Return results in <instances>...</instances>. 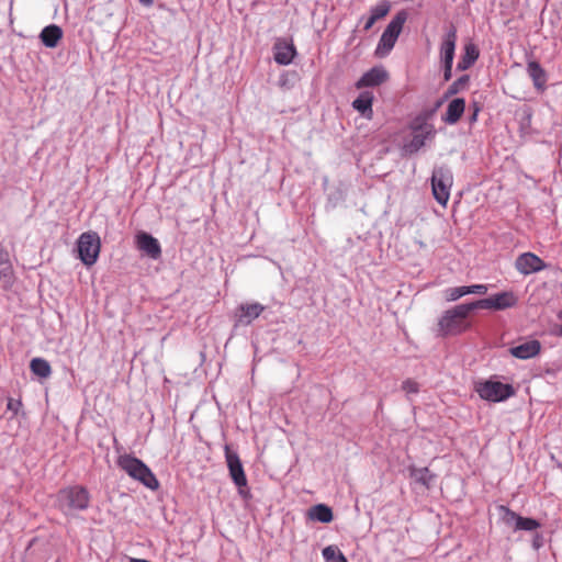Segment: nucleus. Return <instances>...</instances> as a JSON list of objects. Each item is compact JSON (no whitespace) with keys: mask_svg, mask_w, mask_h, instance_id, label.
Returning a JSON list of instances; mask_svg holds the SVG:
<instances>
[{"mask_svg":"<svg viewBox=\"0 0 562 562\" xmlns=\"http://www.w3.org/2000/svg\"><path fill=\"white\" fill-rule=\"evenodd\" d=\"M375 22L376 20L372 15H370L364 23L363 30L369 31L374 25Z\"/></svg>","mask_w":562,"mask_h":562,"instance_id":"nucleus-38","label":"nucleus"},{"mask_svg":"<svg viewBox=\"0 0 562 562\" xmlns=\"http://www.w3.org/2000/svg\"><path fill=\"white\" fill-rule=\"evenodd\" d=\"M452 76V64H443V80L449 81Z\"/></svg>","mask_w":562,"mask_h":562,"instance_id":"nucleus-36","label":"nucleus"},{"mask_svg":"<svg viewBox=\"0 0 562 562\" xmlns=\"http://www.w3.org/2000/svg\"><path fill=\"white\" fill-rule=\"evenodd\" d=\"M475 310L473 302L456 305L446 311L438 322L442 336L458 335L468 328L467 317Z\"/></svg>","mask_w":562,"mask_h":562,"instance_id":"nucleus-1","label":"nucleus"},{"mask_svg":"<svg viewBox=\"0 0 562 562\" xmlns=\"http://www.w3.org/2000/svg\"><path fill=\"white\" fill-rule=\"evenodd\" d=\"M411 477L414 479L416 483L429 487L434 479V474L429 471L428 468L412 469Z\"/></svg>","mask_w":562,"mask_h":562,"instance_id":"nucleus-28","label":"nucleus"},{"mask_svg":"<svg viewBox=\"0 0 562 562\" xmlns=\"http://www.w3.org/2000/svg\"><path fill=\"white\" fill-rule=\"evenodd\" d=\"M403 391L406 392L407 395L416 394L419 391V385L412 379H407L402 384Z\"/></svg>","mask_w":562,"mask_h":562,"instance_id":"nucleus-33","label":"nucleus"},{"mask_svg":"<svg viewBox=\"0 0 562 562\" xmlns=\"http://www.w3.org/2000/svg\"><path fill=\"white\" fill-rule=\"evenodd\" d=\"M457 43V29L450 25L440 46V57L442 64H453Z\"/></svg>","mask_w":562,"mask_h":562,"instance_id":"nucleus-14","label":"nucleus"},{"mask_svg":"<svg viewBox=\"0 0 562 562\" xmlns=\"http://www.w3.org/2000/svg\"><path fill=\"white\" fill-rule=\"evenodd\" d=\"M372 102H373V94H372V92L363 91L352 102V106L362 116L370 117L371 114H372Z\"/></svg>","mask_w":562,"mask_h":562,"instance_id":"nucleus-21","label":"nucleus"},{"mask_svg":"<svg viewBox=\"0 0 562 562\" xmlns=\"http://www.w3.org/2000/svg\"><path fill=\"white\" fill-rule=\"evenodd\" d=\"M308 518L319 522L328 524L333 520L334 515L329 506L317 504L308 509Z\"/></svg>","mask_w":562,"mask_h":562,"instance_id":"nucleus-23","label":"nucleus"},{"mask_svg":"<svg viewBox=\"0 0 562 562\" xmlns=\"http://www.w3.org/2000/svg\"><path fill=\"white\" fill-rule=\"evenodd\" d=\"M143 5L150 7L154 3V0H138Z\"/></svg>","mask_w":562,"mask_h":562,"instance_id":"nucleus-39","label":"nucleus"},{"mask_svg":"<svg viewBox=\"0 0 562 562\" xmlns=\"http://www.w3.org/2000/svg\"><path fill=\"white\" fill-rule=\"evenodd\" d=\"M527 72L533 81V86L538 90H543L547 82V75L544 69L538 61H529L527 65Z\"/></svg>","mask_w":562,"mask_h":562,"instance_id":"nucleus-20","label":"nucleus"},{"mask_svg":"<svg viewBox=\"0 0 562 562\" xmlns=\"http://www.w3.org/2000/svg\"><path fill=\"white\" fill-rule=\"evenodd\" d=\"M117 464L131 477L139 481L146 487L150 490L158 488V480L156 479L151 470L142 460L131 454H124L119 458Z\"/></svg>","mask_w":562,"mask_h":562,"instance_id":"nucleus-2","label":"nucleus"},{"mask_svg":"<svg viewBox=\"0 0 562 562\" xmlns=\"http://www.w3.org/2000/svg\"><path fill=\"white\" fill-rule=\"evenodd\" d=\"M265 311V306L260 303L241 304L237 310V323L240 325H249L260 316Z\"/></svg>","mask_w":562,"mask_h":562,"instance_id":"nucleus-16","label":"nucleus"},{"mask_svg":"<svg viewBox=\"0 0 562 562\" xmlns=\"http://www.w3.org/2000/svg\"><path fill=\"white\" fill-rule=\"evenodd\" d=\"M397 38L398 37L394 34H392L391 31L387 32L384 30L380 37L375 54L380 57L387 55L391 52V49L394 47Z\"/></svg>","mask_w":562,"mask_h":562,"instance_id":"nucleus-24","label":"nucleus"},{"mask_svg":"<svg viewBox=\"0 0 562 562\" xmlns=\"http://www.w3.org/2000/svg\"><path fill=\"white\" fill-rule=\"evenodd\" d=\"M465 109V101L462 98L453 99L447 108L446 113L442 115V121L447 124H456L462 116Z\"/></svg>","mask_w":562,"mask_h":562,"instance_id":"nucleus-19","label":"nucleus"},{"mask_svg":"<svg viewBox=\"0 0 562 562\" xmlns=\"http://www.w3.org/2000/svg\"><path fill=\"white\" fill-rule=\"evenodd\" d=\"M225 458L229 475L238 487L239 495L247 498L249 496V491L247 490V477L238 454L232 451L228 446H225Z\"/></svg>","mask_w":562,"mask_h":562,"instance_id":"nucleus-5","label":"nucleus"},{"mask_svg":"<svg viewBox=\"0 0 562 562\" xmlns=\"http://www.w3.org/2000/svg\"><path fill=\"white\" fill-rule=\"evenodd\" d=\"M453 183L452 172L447 166H439L432 170L431 189L435 200L446 206L450 196V189Z\"/></svg>","mask_w":562,"mask_h":562,"instance_id":"nucleus-3","label":"nucleus"},{"mask_svg":"<svg viewBox=\"0 0 562 562\" xmlns=\"http://www.w3.org/2000/svg\"><path fill=\"white\" fill-rule=\"evenodd\" d=\"M389 79V72L382 66H376L364 72L356 82L357 89L378 87Z\"/></svg>","mask_w":562,"mask_h":562,"instance_id":"nucleus-11","label":"nucleus"},{"mask_svg":"<svg viewBox=\"0 0 562 562\" xmlns=\"http://www.w3.org/2000/svg\"><path fill=\"white\" fill-rule=\"evenodd\" d=\"M22 406V403L20 400L9 398L7 408L11 412H13L14 415H16Z\"/></svg>","mask_w":562,"mask_h":562,"instance_id":"nucleus-34","label":"nucleus"},{"mask_svg":"<svg viewBox=\"0 0 562 562\" xmlns=\"http://www.w3.org/2000/svg\"><path fill=\"white\" fill-rule=\"evenodd\" d=\"M80 260L88 267L92 266L100 252V238L97 233H83L78 239Z\"/></svg>","mask_w":562,"mask_h":562,"instance_id":"nucleus-7","label":"nucleus"},{"mask_svg":"<svg viewBox=\"0 0 562 562\" xmlns=\"http://www.w3.org/2000/svg\"><path fill=\"white\" fill-rule=\"evenodd\" d=\"M15 281L14 271L11 261L0 263V288L8 291Z\"/></svg>","mask_w":562,"mask_h":562,"instance_id":"nucleus-25","label":"nucleus"},{"mask_svg":"<svg viewBox=\"0 0 562 562\" xmlns=\"http://www.w3.org/2000/svg\"><path fill=\"white\" fill-rule=\"evenodd\" d=\"M476 391L483 400L491 402H502L515 394L513 385L491 380L481 383Z\"/></svg>","mask_w":562,"mask_h":562,"instance_id":"nucleus-6","label":"nucleus"},{"mask_svg":"<svg viewBox=\"0 0 562 562\" xmlns=\"http://www.w3.org/2000/svg\"><path fill=\"white\" fill-rule=\"evenodd\" d=\"M58 501L69 510H85L89 507L90 495L83 486H71L58 493Z\"/></svg>","mask_w":562,"mask_h":562,"instance_id":"nucleus-4","label":"nucleus"},{"mask_svg":"<svg viewBox=\"0 0 562 562\" xmlns=\"http://www.w3.org/2000/svg\"><path fill=\"white\" fill-rule=\"evenodd\" d=\"M499 509L504 513L503 519L507 524L515 522L516 530L531 531L540 527V524L533 518L521 517L505 506H501Z\"/></svg>","mask_w":562,"mask_h":562,"instance_id":"nucleus-12","label":"nucleus"},{"mask_svg":"<svg viewBox=\"0 0 562 562\" xmlns=\"http://www.w3.org/2000/svg\"><path fill=\"white\" fill-rule=\"evenodd\" d=\"M480 52L476 45L469 43L464 46V53L459 60L457 68L458 70L469 69L479 58Z\"/></svg>","mask_w":562,"mask_h":562,"instance_id":"nucleus-22","label":"nucleus"},{"mask_svg":"<svg viewBox=\"0 0 562 562\" xmlns=\"http://www.w3.org/2000/svg\"><path fill=\"white\" fill-rule=\"evenodd\" d=\"M411 128L413 130V137L407 148L409 153H416L425 145L427 138L434 136L435 130L431 124L427 123L426 120L422 117H416Z\"/></svg>","mask_w":562,"mask_h":562,"instance_id":"nucleus-8","label":"nucleus"},{"mask_svg":"<svg viewBox=\"0 0 562 562\" xmlns=\"http://www.w3.org/2000/svg\"><path fill=\"white\" fill-rule=\"evenodd\" d=\"M559 334L562 336V325L560 326Z\"/></svg>","mask_w":562,"mask_h":562,"instance_id":"nucleus-41","label":"nucleus"},{"mask_svg":"<svg viewBox=\"0 0 562 562\" xmlns=\"http://www.w3.org/2000/svg\"><path fill=\"white\" fill-rule=\"evenodd\" d=\"M323 557L326 562H348L341 551L335 546H328L323 549Z\"/></svg>","mask_w":562,"mask_h":562,"instance_id":"nucleus-29","label":"nucleus"},{"mask_svg":"<svg viewBox=\"0 0 562 562\" xmlns=\"http://www.w3.org/2000/svg\"><path fill=\"white\" fill-rule=\"evenodd\" d=\"M63 37V30L56 24L45 26L40 33V40L44 46L55 48Z\"/></svg>","mask_w":562,"mask_h":562,"instance_id":"nucleus-18","label":"nucleus"},{"mask_svg":"<svg viewBox=\"0 0 562 562\" xmlns=\"http://www.w3.org/2000/svg\"><path fill=\"white\" fill-rule=\"evenodd\" d=\"M477 112H479V108H475V110H474V112H473V114L471 115V119H470L472 122L476 121Z\"/></svg>","mask_w":562,"mask_h":562,"instance_id":"nucleus-40","label":"nucleus"},{"mask_svg":"<svg viewBox=\"0 0 562 562\" xmlns=\"http://www.w3.org/2000/svg\"><path fill=\"white\" fill-rule=\"evenodd\" d=\"M274 60L279 65H289L292 63L296 55V49L293 43L288 42L284 38H279L273 45Z\"/></svg>","mask_w":562,"mask_h":562,"instance_id":"nucleus-13","label":"nucleus"},{"mask_svg":"<svg viewBox=\"0 0 562 562\" xmlns=\"http://www.w3.org/2000/svg\"><path fill=\"white\" fill-rule=\"evenodd\" d=\"M7 261H10L9 252L0 243V263L7 262Z\"/></svg>","mask_w":562,"mask_h":562,"instance_id":"nucleus-37","label":"nucleus"},{"mask_svg":"<svg viewBox=\"0 0 562 562\" xmlns=\"http://www.w3.org/2000/svg\"><path fill=\"white\" fill-rule=\"evenodd\" d=\"M469 292L467 286H457V288H450L446 290V299L447 301H457L460 297L467 295Z\"/></svg>","mask_w":562,"mask_h":562,"instance_id":"nucleus-31","label":"nucleus"},{"mask_svg":"<svg viewBox=\"0 0 562 562\" xmlns=\"http://www.w3.org/2000/svg\"><path fill=\"white\" fill-rule=\"evenodd\" d=\"M407 20V12L402 10L398 11L395 16L391 20V22L385 27V31L390 32L397 37L400 36L403 25Z\"/></svg>","mask_w":562,"mask_h":562,"instance_id":"nucleus-27","label":"nucleus"},{"mask_svg":"<svg viewBox=\"0 0 562 562\" xmlns=\"http://www.w3.org/2000/svg\"><path fill=\"white\" fill-rule=\"evenodd\" d=\"M541 345L538 340L532 339L522 342L518 346L512 347L509 352L512 356L518 359H529L537 356L540 352Z\"/></svg>","mask_w":562,"mask_h":562,"instance_id":"nucleus-17","label":"nucleus"},{"mask_svg":"<svg viewBox=\"0 0 562 562\" xmlns=\"http://www.w3.org/2000/svg\"><path fill=\"white\" fill-rule=\"evenodd\" d=\"M470 77L468 75H463L460 78H458L454 82H452L447 92L446 97L454 95L459 93L469 82Z\"/></svg>","mask_w":562,"mask_h":562,"instance_id":"nucleus-30","label":"nucleus"},{"mask_svg":"<svg viewBox=\"0 0 562 562\" xmlns=\"http://www.w3.org/2000/svg\"><path fill=\"white\" fill-rule=\"evenodd\" d=\"M137 246L151 259H158L161 256V248L156 238L150 234L142 232L137 236Z\"/></svg>","mask_w":562,"mask_h":562,"instance_id":"nucleus-15","label":"nucleus"},{"mask_svg":"<svg viewBox=\"0 0 562 562\" xmlns=\"http://www.w3.org/2000/svg\"><path fill=\"white\" fill-rule=\"evenodd\" d=\"M515 267L520 273L530 274L543 270L546 263L537 255L525 252L517 257Z\"/></svg>","mask_w":562,"mask_h":562,"instance_id":"nucleus-10","label":"nucleus"},{"mask_svg":"<svg viewBox=\"0 0 562 562\" xmlns=\"http://www.w3.org/2000/svg\"><path fill=\"white\" fill-rule=\"evenodd\" d=\"M561 288H562V282H561Z\"/></svg>","mask_w":562,"mask_h":562,"instance_id":"nucleus-42","label":"nucleus"},{"mask_svg":"<svg viewBox=\"0 0 562 562\" xmlns=\"http://www.w3.org/2000/svg\"><path fill=\"white\" fill-rule=\"evenodd\" d=\"M31 371L40 378H48L52 373L50 364L43 358H34L30 363Z\"/></svg>","mask_w":562,"mask_h":562,"instance_id":"nucleus-26","label":"nucleus"},{"mask_svg":"<svg viewBox=\"0 0 562 562\" xmlns=\"http://www.w3.org/2000/svg\"><path fill=\"white\" fill-rule=\"evenodd\" d=\"M467 288L469 290L468 294H471V293L485 294L487 292V286L484 284H474V285H469Z\"/></svg>","mask_w":562,"mask_h":562,"instance_id":"nucleus-35","label":"nucleus"},{"mask_svg":"<svg viewBox=\"0 0 562 562\" xmlns=\"http://www.w3.org/2000/svg\"><path fill=\"white\" fill-rule=\"evenodd\" d=\"M516 302L517 299L513 292H502L490 297L475 301L473 302V305L475 310L483 308L502 311L514 306Z\"/></svg>","mask_w":562,"mask_h":562,"instance_id":"nucleus-9","label":"nucleus"},{"mask_svg":"<svg viewBox=\"0 0 562 562\" xmlns=\"http://www.w3.org/2000/svg\"><path fill=\"white\" fill-rule=\"evenodd\" d=\"M390 11V3L382 1L371 9V15L378 21L384 18Z\"/></svg>","mask_w":562,"mask_h":562,"instance_id":"nucleus-32","label":"nucleus"}]
</instances>
